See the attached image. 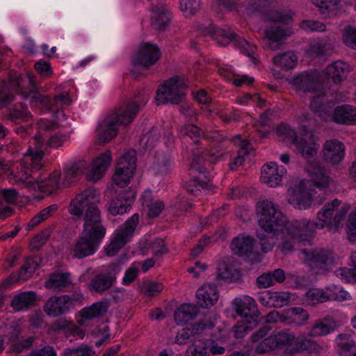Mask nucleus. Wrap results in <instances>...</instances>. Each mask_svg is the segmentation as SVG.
I'll list each match as a JSON object with an SVG mask.
<instances>
[{"label": "nucleus", "instance_id": "1", "mask_svg": "<svg viewBox=\"0 0 356 356\" xmlns=\"http://www.w3.org/2000/svg\"><path fill=\"white\" fill-rule=\"evenodd\" d=\"M97 201L95 191L88 188L77 195L69 207V212L74 216L81 217L85 213L83 230L70 251L74 258L81 259L94 254L106 235Z\"/></svg>", "mask_w": 356, "mask_h": 356}, {"label": "nucleus", "instance_id": "2", "mask_svg": "<svg viewBox=\"0 0 356 356\" xmlns=\"http://www.w3.org/2000/svg\"><path fill=\"white\" fill-rule=\"evenodd\" d=\"M140 110V106L134 102H123L111 111L97 128V142L104 145L115 138L120 126L130 124Z\"/></svg>", "mask_w": 356, "mask_h": 356}, {"label": "nucleus", "instance_id": "3", "mask_svg": "<svg viewBox=\"0 0 356 356\" xmlns=\"http://www.w3.org/2000/svg\"><path fill=\"white\" fill-rule=\"evenodd\" d=\"M350 207L342 204L337 198L327 202L318 212L316 222L318 228H328L330 231L337 232L343 227V221Z\"/></svg>", "mask_w": 356, "mask_h": 356}, {"label": "nucleus", "instance_id": "4", "mask_svg": "<svg viewBox=\"0 0 356 356\" xmlns=\"http://www.w3.org/2000/svg\"><path fill=\"white\" fill-rule=\"evenodd\" d=\"M200 29L203 35H210L220 45L226 46L230 42H234L243 54L252 57V61L256 63V58L252 56L256 47L247 40L238 38L235 33H228L222 29L216 30L215 27L211 24H202Z\"/></svg>", "mask_w": 356, "mask_h": 356}, {"label": "nucleus", "instance_id": "5", "mask_svg": "<svg viewBox=\"0 0 356 356\" xmlns=\"http://www.w3.org/2000/svg\"><path fill=\"white\" fill-rule=\"evenodd\" d=\"M303 259L308 264L310 270L316 275L329 272L334 263V253L325 249H301Z\"/></svg>", "mask_w": 356, "mask_h": 356}, {"label": "nucleus", "instance_id": "6", "mask_svg": "<svg viewBox=\"0 0 356 356\" xmlns=\"http://www.w3.org/2000/svg\"><path fill=\"white\" fill-rule=\"evenodd\" d=\"M186 84L177 76L168 80L157 90L156 101L159 104H178L185 95Z\"/></svg>", "mask_w": 356, "mask_h": 356}, {"label": "nucleus", "instance_id": "7", "mask_svg": "<svg viewBox=\"0 0 356 356\" xmlns=\"http://www.w3.org/2000/svg\"><path fill=\"white\" fill-rule=\"evenodd\" d=\"M139 222V215L134 214L128 219L123 229L116 231L108 245L105 248L106 254L108 257L115 255L132 237L134 230Z\"/></svg>", "mask_w": 356, "mask_h": 356}, {"label": "nucleus", "instance_id": "8", "mask_svg": "<svg viewBox=\"0 0 356 356\" xmlns=\"http://www.w3.org/2000/svg\"><path fill=\"white\" fill-rule=\"evenodd\" d=\"M136 161L134 151L128 152L120 158L113 176V180L117 186L124 188L129 184L136 170Z\"/></svg>", "mask_w": 356, "mask_h": 356}, {"label": "nucleus", "instance_id": "9", "mask_svg": "<svg viewBox=\"0 0 356 356\" xmlns=\"http://www.w3.org/2000/svg\"><path fill=\"white\" fill-rule=\"evenodd\" d=\"M120 271L119 264H110L106 271L97 274L91 278L88 285L89 291L92 293L103 294L115 284L117 275Z\"/></svg>", "mask_w": 356, "mask_h": 356}, {"label": "nucleus", "instance_id": "10", "mask_svg": "<svg viewBox=\"0 0 356 356\" xmlns=\"http://www.w3.org/2000/svg\"><path fill=\"white\" fill-rule=\"evenodd\" d=\"M295 339L293 333L284 330L264 338L255 348V352L264 354L275 349L288 348L293 345Z\"/></svg>", "mask_w": 356, "mask_h": 356}, {"label": "nucleus", "instance_id": "11", "mask_svg": "<svg viewBox=\"0 0 356 356\" xmlns=\"http://www.w3.org/2000/svg\"><path fill=\"white\" fill-rule=\"evenodd\" d=\"M236 314L243 317L247 324L257 325L261 321L260 312L257 309V304L250 296L236 298L232 302Z\"/></svg>", "mask_w": 356, "mask_h": 356}, {"label": "nucleus", "instance_id": "12", "mask_svg": "<svg viewBox=\"0 0 356 356\" xmlns=\"http://www.w3.org/2000/svg\"><path fill=\"white\" fill-rule=\"evenodd\" d=\"M285 229L287 234L293 238L309 241L316 230L319 228L316 220L310 221L307 219H301L288 222Z\"/></svg>", "mask_w": 356, "mask_h": 356}, {"label": "nucleus", "instance_id": "13", "mask_svg": "<svg viewBox=\"0 0 356 356\" xmlns=\"http://www.w3.org/2000/svg\"><path fill=\"white\" fill-rule=\"evenodd\" d=\"M32 139L33 143L29 146L24 156L30 170L33 172H37L43 165L42 159L44 158L46 143H44L42 136L40 133L37 134Z\"/></svg>", "mask_w": 356, "mask_h": 356}, {"label": "nucleus", "instance_id": "14", "mask_svg": "<svg viewBox=\"0 0 356 356\" xmlns=\"http://www.w3.org/2000/svg\"><path fill=\"white\" fill-rule=\"evenodd\" d=\"M291 83L296 91L301 96L317 92L322 88V82L315 72L302 73L293 78Z\"/></svg>", "mask_w": 356, "mask_h": 356}, {"label": "nucleus", "instance_id": "15", "mask_svg": "<svg viewBox=\"0 0 356 356\" xmlns=\"http://www.w3.org/2000/svg\"><path fill=\"white\" fill-rule=\"evenodd\" d=\"M160 56V49L156 44L142 43L138 53L131 58V62L134 66L140 65L147 68L154 65Z\"/></svg>", "mask_w": 356, "mask_h": 356}, {"label": "nucleus", "instance_id": "16", "mask_svg": "<svg viewBox=\"0 0 356 356\" xmlns=\"http://www.w3.org/2000/svg\"><path fill=\"white\" fill-rule=\"evenodd\" d=\"M214 327V323L211 320L202 321L191 325L190 327L182 329L177 334L175 342L177 344L183 345L188 342L197 341V343L204 344L202 340H196L197 337L207 329Z\"/></svg>", "mask_w": 356, "mask_h": 356}, {"label": "nucleus", "instance_id": "17", "mask_svg": "<svg viewBox=\"0 0 356 356\" xmlns=\"http://www.w3.org/2000/svg\"><path fill=\"white\" fill-rule=\"evenodd\" d=\"M116 193L117 195L111 200L108 208L110 213L113 216L123 214L129 210L136 197V192L130 188Z\"/></svg>", "mask_w": 356, "mask_h": 356}, {"label": "nucleus", "instance_id": "18", "mask_svg": "<svg viewBox=\"0 0 356 356\" xmlns=\"http://www.w3.org/2000/svg\"><path fill=\"white\" fill-rule=\"evenodd\" d=\"M306 170L311 176L314 184L318 188L325 190L334 184L329 170L318 163L308 162Z\"/></svg>", "mask_w": 356, "mask_h": 356}, {"label": "nucleus", "instance_id": "19", "mask_svg": "<svg viewBox=\"0 0 356 356\" xmlns=\"http://www.w3.org/2000/svg\"><path fill=\"white\" fill-rule=\"evenodd\" d=\"M300 316V320L305 321L308 318L307 312L301 307H293L284 313L280 314L277 311L269 312L266 316V322H282L292 323L296 321V317Z\"/></svg>", "mask_w": 356, "mask_h": 356}, {"label": "nucleus", "instance_id": "20", "mask_svg": "<svg viewBox=\"0 0 356 356\" xmlns=\"http://www.w3.org/2000/svg\"><path fill=\"white\" fill-rule=\"evenodd\" d=\"M254 240L251 236L241 234L232 240L230 247L235 254L251 259L252 256H254Z\"/></svg>", "mask_w": 356, "mask_h": 356}, {"label": "nucleus", "instance_id": "21", "mask_svg": "<svg viewBox=\"0 0 356 356\" xmlns=\"http://www.w3.org/2000/svg\"><path fill=\"white\" fill-rule=\"evenodd\" d=\"M288 222L287 218L284 214H277L274 218L265 216L264 218L258 219L259 226L262 230L273 236H278L282 232Z\"/></svg>", "mask_w": 356, "mask_h": 356}, {"label": "nucleus", "instance_id": "22", "mask_svg": "<svg viewBox=\"0 0 356 356\" xmlns=\"http://www.w3.org/2000/svg\"><path fill=\"white\" fill-rule=\"evenodd\" d=\"M286 173L284 167L279 168L275 163L263 166L261 179L270 187H276L281 184L284 175Z\"/></svg>", "mask_w": 356, "mask_h": 356}, {"label": "nucleus", "instance_id": "23", "mask_svg": "<svg viewBox=\"0 0 356 356\" xmlns=\"http://www.w3.org/2000/svg\"><path fill=\"white\" fill-rule=\"evenodd\" d=\"M323 158L332 164H339L344 157L345 146L337 140H327L323 145Z\"/></svg>", "mask_w": 356, "mask_h": 356}, {"label": "nucleus", "instance_id": "24", "mask_svg": "<svg viewBox=\"0 0 356 356\" xmlns=\"http://www.w3.org/2000/svg\"><path fill=\"white\" fill-rule=\"evenodd\" d=\"M196 296L197 304L202 308H210L218 299L217 286L215 284L209 283L200 288Z\"/></svg>", "mask_w": 356, "mask_h": 356}, {"label": "nucleus", "instance_id": "25", "mask_svg": "<svg viewBox=\"0 0 356 356\" xmlns=\"http://www.w3.org/2000/svg\"><path fill=\"white\" fill-rule=\"evenodd\" d=\"M110 306V301L107 298L93 303L91 306L82 309L79 313L81 317L86 321H90L95 318L106 315Z\"/></svg>", "mask_w": 356, "mask_h": 356}, {"label": "nucleus", "instance_id": "26", "mask_svg": "<svg viewBox=\"0 0 356 356\" xmlns=\"http://www.w3.org/2000/svg\"><path fill=\"white\" fill-rule=\"evenodd\" d=\"M38 296L33 291L21 292L14 296L10 307L15 312L27 310L35 305Z\"/></svg>", "mask_w": 356, "mask_h": 356}, {"label": "nucleus", "instance_id": "27", "mask_svg": "<svg viewBox=\"0 0 356 356\" xmlns=\"http://www.w3.org/2000/svg\"><path fill=\"white\" fill-rule=\"evenodd\" d=\"M332 120L339 124H355L356 108L348 104L336 107L332 114Z\"/></svg>", "mask_w": 356, "mask_h": 356}, {"label": "nucleus", "instance_id": "28", "mask_svg": "<svg viewBox=\"0 0 356 356\" xmlns=\"http://www.w3.org/2000/svg\"><path fill=\"white\" fill-rule=\"evenodd\" d=\"M349 65L342 60H337L329 65L324 71L325 75L335 83H340L347 77Z\"/></svg>", "mask_w": 356, "mask_h": 356}, {"label": "nucleus", "instance_id": "29", "mask_svg": "<svg viewBox=\"0 0 356 356\" xmlns=\"http://www.w3.org/2000/svg\"><path fill=\"white\" fill-rule=\"evenodd\" d=\"M65 298L62 296L50 297L43 306L44 312L51 317H58L64 314L68 310Z\"/></svg>", "mask_w": 356, "mask_h": 356}, {"label": "nucleus", "instance_id": "30", "mask_svg": "<svg viewBox=\"0 0 356 356\" xmlns=\"http://www.w3.org/2000/svg\"><path fill=\"white\" fill-rule=\"evenodd\" d=\"M111 161V153L106 152L97 157L93 163V167L88 179L93 181H97L102 178L104 172L106 171Z\"/></svg>", "mask_w": 356, "mask_h": 356}, {"label": "nucleus", "instance_id": "31", "mask_svg": "<svg viewBox=\"0 0 356 356\" xmlns=\"http://www.w3.org/2000/svg\"><path fill=\"white\" fill-rule=\"evenodd\" d=\"M199 313V309L194 304H182L174 313L175 321L177 325H182L194 319Z\"/></svg>", "mask_w": 356, "mask_h": 356}, {"label": "nucleus", "instance_id": "32", "mask_svg": "<svg viewBox=\"0 0 356 356\" xmlns=\"http://www.w3.org/2000/svg\"><path fill=\"white\" fill-rule=\"evenodd\" d=\"M31 118V113L28 111L27 106L20 103L8 110L4 118L15 123H19L23 121H28Z\"/></svg>", "mask_w": 356, "mask_h": 356}, {"label": "nucleus", "instance_id": "33", "mask_svg": "<svg viewBox=\"0 0 356 356\" xmlns=\"http://www.w3.org/2000/svg\"><path fill=\"white\" fill-rule=\"evenodd\" d=\"M70 275L65 273H53L49 279L45 282L44 286L47 289H54L57 291H62L71 284Z\"/></svg>", "mask_w": 356, "mask_h": 356}, {"label": "nucleus", "instance_id": "34", "mask_svg": "<svg viewBox=\"0 0 356 356\" xmlns=\"http://www.w3.org/2000/svg\"><path fill=\"white\" fill-rule=\"evenodd\" d=\"M152 19L154 24L159 29H164L170 21L169 10L164 5H156L152 7Z\"/></svg>", "mask_w": 356, "mask_h": 356}, {"label": "nucleus", "instance_id": "35", "mask_svg": "<svg viewBox=\"0 0 356 356\" xmlns=\"http://www.w3.org/2000/svg\"><path fill=\"white\" fill-rule=\"evenodd\" d=\"M257 213L259 219L264 218L265 216L274 218L277 214H283L279 205L272 201L265 200L260 201L257 204Z\"/></svg>", "mask_w": 356, "mask_h": 356}, {"label": "nucleus", "instance_id": "36", "mask_svg": "<svg viewBox=\"0 0 356 356\" xmlns=\"http://www.w3.org/2000/svg\"><path fill=\"white\" fill-rule=\"evenodd\" d=\"M60 172L54 171L45 180L37 181L38 188L42 192L51 194L60 187Z\"/></svg>", "mask_w": 356, "mask_h": 356}, {"label": "nucleus", "instance_id": "37", "mask_svg": "<svg viewBox=\"0 0 356 356\" xmlns=\"http://www.w3.org/2000/svg\"><path fill=\"white\" fill-rule=\"evenodd\" d=\"M31 77L27 75L26 77V81L29 82L28 77ZM26 81L20 76L17 74L12 75L8 79V81L3 86L8 91L15 92L18 94H21L24 99H27L31 95L30 90L29 92L23 90V84Z\"/></svg>", "mask_w": 356, "mask_h": 356}, {"label": "nucleus", "instance_id": "38", "mask_svg": "<svg viewBox=\"0 0 356 356\" xmlns=\"http://www.w3.org/2000/svg\"><path fill=\"white\" fill-rule=\"evenodd\" d=\"M161 137L160 129L158 127H152L147 133L143 134L139 144L144 149H152Z\"/></svg>", "mask_w": 356, "mask_h": 356}, {"label": "nucleus", "instance_id": "39", "mask_svg": "<svg viewBox=\"0 0 356 356\" xmlns=\"http://www.w3.org/2000/svg\"><path fill=\"white\" fill-rule=\"evenodd\" d=\"M28 79L29 84L30 85L31 95L29 97L31 99L33 102H38L41 103L45 109L51 111L54 108V105H56L54 100H51L49 96H44L40 94L36 86L33 83L32 78L29 76Z\"/></svg>", "mask_w": 356, "mask_h": 356}, {"label": "nucleus", "instance_id": "40", "mask_svg": "<svg viewBox=\"0 0 356 356\" xmlns=\"http://www.w3.org/2000/svg\"><path fill=\"white\" fill-rule=\"evenodd\" d=\"M293 144L296 145L298 152L306 159L313 158L317 154V147L314 142H308L305 138H298Z\"/></svg>", "mask_w": 356, "mask_h": 356}, {"label": "nucleus", "instance_id": "41", "mask_svg": "<svg viewBox=\"0 0 356 356\" xmlns=\"http://www.w3.org/2000/svg\"><path fill=\"white\" fill-rule=\"evenodd\" d=\"M335 322L332 318H324L319 320L312 328L310 334L323 336L329 334L335 327Z\"/></svg>", "mask_w": 356, "mask_h": 356}, {"label": "nucleus", "instance_id": "42", "mask_svg": "<svg viewBox=\"0 0 356 356\" xmlns=\"http://www.w3.org/2000/svg\"><path fill=\"white\" fill-rule=\"evenodd\" d=\"M240 270L233 267L222 264L218 268L217 277L227 282H236L241 279Z\"/></svg>", "mask_w": 356, "mask_h": 356}, {"label": "nucleus", "instance_id": "43", "mask_svg": "<svg viewBox=\"0 0 356 356\" xmlns=\"http://www.w3.org/2000/svg\"><path fill=\"white\" fill-rule=\"evenodd\" d=\"M312 197L307 191L299 192L289 197L288 202L298 209H305L310 207Z\"/></svg>", "mask_w": 356, "mask_h": 356}, {"label": "nucleus", "instance_id": "44", "mask_svg": "<svg viewBox=\"0 0 356 356\" xmlns=\"http://www.w3.org/2000/svg\"><path fill=\"white\" fill-rule=\"evenodd\" d=\"M35 340V337L31 336L26 339L22 338L17 341H15L10 344L9 352L18 354L29 350L34 345Z\"/></svg>", "mask_w": 356, "mask_h": 356}, {"label": "nucleus", "instance_id": "45", "mask_svg": "<svg viewBox=\"0 0 356 356\" xmlns=\"http://www.w3.org/2000/svg\"><path fill=\"white\" fill-rule=\"evenodd\" d=\"M298 58L292 51H288L274 57L275 64L286 69L293 68L297 63Z\"/></svg>", "mask_w": 356, "mask_h": 356}, {"label": "nucleus", "instance_id": "46", "mask_svg": "<svg viewBox=\"0 0 356 356\" xmlns=\"http://www.w3.org/2000/svg\"><path fill=\"white\" fill-rule=\"evenodd\" d=\"M40 261L41 259L37 257L27 259L21 268L19 273V278L24 281L31 277L38 267Z\"/></svg>", "mask_w": 356, "mask_h": 356}, {"label": "nucleus", "instance_id": "47", "mask_svg": "<svg viewBox=\"0 0 356 356\" xmlns=\"http://www.w3.org/2000/svg\"><path fill=\"white\" fill-rule=\"evenodd\" d=\"M327 289L329 301L335 300L341 302L351 299L350 294L348 291L343 290V289L340 286H330L327 287Z\"/></svg>", "mask_w": 356, "mask_h": 356}, {"label": "nucleus", "instance_id": "48", "mask_svg": "<svg viewBox=\"0 0 356 356\" xmlns=\"http://www.w3.org/2000/svg\"><path fill=\"white\" fill-rule=\"evenodd\" d=\"M275 2V0H250L248 6L249 15L260 14L264 13Z\"/></svg>", "mask_w": 356, "mask_h": 356}, {"label": "nucleus", "instance_id": "49", "mask_svg": "<svg viewBox=\"0 0 356 356\" xmlns=\"http://www.w3.org/2000/svg\"><path fill=\"white\" fill-rule=\"evenodd\" d=\"M276 132L281 140L289 141L293 144L298 138L296 132L286 124H280L276 129Z\"/></svg>", "mask_w": 356, "mask_h": 356}, {"label": "nucleus", "instance_id": "50", "mask_svg": "<svg viewBox=\"0 0 356 356\" xmlns=\"http://www.w3.org/2000/svg\"><path fill=\"white\" fill-rule=\"evenodd\" d=\"M200 7V0H180V10L186 17L195 15Z\"/></svg>", "mask_w": 356, "mask_h": 356}, {"label": "nucleus", "instance_id": "51", "mask_svg": "<svg viewBox=\"0 0 356 356\" xmlns=\"http://www.w3.org/2000/svg\"><path fill=\"white\" fill-rule=\"evenodd\" d=\"M353 268H342L340 270V275L348 282H356V251L353 252L350 256Z\"/></svg>", "mask_w": 356, "mask_h": 356}, {"label": "nucleus", "instance_id": "52", "mask_svg": "<svg viewBox=\"0 0 356 356\" xmlns=\"http://www.w3.org/2000/svg\"><path fill=\"white\" fill-rule=\"evenodd\" d=\"M181 134L183 136H187L193 140L195 144H198L199 138L203 135L202 130L194 124H188L182 127Z\"/></svg>", "mask_w": 356, "mask_h": 356}, {"label": "nucleus", "instance_id": "53", "mask_svg": "<svg viewBox=\"0 0 356 356\" xmlns=\"http://www.w3.org/2000/svg\"><path fill=\"white\" fill-rule=\"evenodd\" d=\"M273 305L275 307H282L289 304L291 300V294L287 292H273L269 297Z\"/></svg>", "mask_w": 356, "mask_h": 356}, {"label": "nucleus", "instance_id": "54", "mask_svg": "<svg viewBox=\"0 0 356 356\" xmlns=\"http://www.w3.org/2000/svg\"><path fill=\"white\" fill-rule=\"evenodd\" d=\"M310 107L312 110L323 120H327L329 118L332 119V114L330 108L325 104L316 105V99L311 102Z\"/></svg>", "mask_w": 356, "mask_h": 356}, {"label": "nucleus", "instance_id": "55", "mask_svg": "<svg viewBox=\"0 0 356 356\" xmlns=\"http://www.w3.org/2000/svg\"><path fill=\"white\" fill-rule=\"evenodd\" d=\"M307 298L313 304L325 302L328 300L327 289H312L307 293Z\"/></svg>", "mask_w": 356, "mask_h": 356}, {"label": "nucleus", "instance_id": "56", "mask_svg": "<svg viewBox=\"0 0 356 356\" xmlns=\"http://www.w3.org/2000/svg\"><path fill=\"white\" fill-rule=\"evenodd\" d=\"M348 238L351 242H356V209L353 210L346 223Z\"/></svg>", "mask_w": 356, "mask_h": 356}, {"label": "nucleus", "instance_id": "57", "mask_svg": "<svg viewBox=\"0 0 356 356\" xmlns=\"http://www.w3.org/2000/svg\"><path fill=\"white\" fill-rule=\"evenodd\" d=\"M85 162L79 161L70 164L65 170V180L69 183L72 178L82 172V169L85 167Z\"/></svg>", "mask_w": 356, "mask_h": 356}, {"label": "nucleus", "instance_id": "58", "mask_svg": "<svg viewBox=\"0 0 356 356\" xmlns=\"http://www.w3.org/2000/svg\"><path fill=\"white\" fill-rule=\"evenodd\" d=\"M330 49V47L329 44L316 42L310 45L309 53L311 56L319 57L326 55Z\"/></svg>", "mask_w": 356, "mask_h": 356}, {"label": "nucleus", "instance_id": "59", "mask_svg": "<svg viewBox=\"0 0 356 356\" xmlns=\"http://www.w3.org/2000/svg\"><path fill=\"white\" fill-rule=\"evenodd\" d=\"M343 40L346 46L353 49H356V29L350 26L346 27L343 31Z\"/></svg>", "mask_w": 356, "mask_h": 356}, {"label": "nucleus", "instance_id": "60", "mask_svg": "<svg viewBox=\"0 0 356 356\" xmlns=\"http://www.w3.org/2000/svg\"><path fill=\"white\" fill-rule=\"evenodd\" d=\"M163 289L162 284L154 282H145L143 283L141 290L147 296H154Z\"/></svg>", "mask_w": 356, "mask_h": 356}, {"label": "nucleus", "instance_id": "61", "mask_svg": "<svg viewBox=\"0 0 356 356\" xmlns=\"http://www.w3.org/2000/svg\"><path fill=\"white\" fill-rule=\"evenodd\" d=\"M257 325H253L252 324H247L244 319H243V322L241 323H238L233 328H232V333L233 336L236 339H241L243 337L245 334L247 333V332L251 329H252L254 327H256Z\"/></svg>", "mask_w": 356, "mask_h": 356}, {"label": "nucleus", "instance_id": "62", "mask_svg": "<svg viewBox=\"0 0 356 356\" xmlns=\"http://www.w3.org/2000/svg\"><path fill=\"white\" fill-rule=\"evenodd\" d=\"M300 26L305 31L322 32L326 30V25L318 21L305 20L301 23Z\"/></svg>", "mask_w": 356, "mask_h": 356}, {"label": "nucleus", "instance_id": "63", "mask_svg": "<svg viewBox=\"0 0 356 356\" xmlns=\"http://www.w3.org/2000/svg\"><path fill=\"white\" fill-rule=\"evenodd\" d=\"M94 352L88 347H80L65 349L63 356H92Z\"/></svg>", "mask_w": 356, "mask_h": 356}, {"label": "nucleus", "instance_id": "64", "mask_svg": "<svg viewBox=\"0 0 356 356\" xmlns=\"http://www.w3.org/2000/svg\"><path fill=\"white\" fill-rule=\"evenodd\" d=\"M341 356H356V343L351 341L346 343H339Z\"/></svg>", "mask_w": 356, "mask_h": 356}]
</instances>
